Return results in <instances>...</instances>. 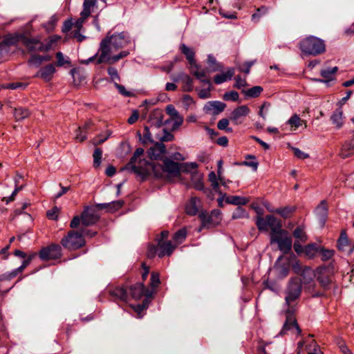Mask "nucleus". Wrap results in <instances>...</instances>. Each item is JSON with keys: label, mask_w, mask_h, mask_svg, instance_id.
<instances>
[{"label": "nucleus", "mask_w": 354, "mask_h": 354, "mask_svg": "<svg viewBox=\"0 0 354 354\" xmlns=\"http://www.w3.org/2000/svg\"><path fill=\"white\" fill-rule=\"evenodd\" d=\"M225 202L228 204L240 206L246 205L249 202V200L245 197L229 196L225 197Z\"/></svg>", "instance_id": "32"}, {"label": "nucleus", "mask_w": 354, "mask_h": 354, "mask_svg": "<svg viewBox=\"0 0 354 354\" xmlns=\"http://www.w3.org/2000/svg\"><path fill=\"white\" fill-rule=\"evenodd\" d=\"M96 4V0H84L83 3V10L80 15L89 16L91 15V9Z\"/></svg>", "instance_id": "38"}, {"label": "nucleus", "mask_w": 354, "mask_h": 354, "mask_svg": "<svg viewBox=\"0 0 354 354\" xmlns=\"http://www.w3.org/2000/svg\"><path fill=\"white\" fill-rule=\"evenodd\" d=\"M266 12H267V8L263 6L257 9V12L252 15V19L255 22L258 21L260 17L262 15L266 14Z\"/></svg>", "instance_id": "63"}, {"label": "nucleus", "mask_w": 354, "mask_h": 354, "mask_svg": "<svg viewBox=\"0 0 354 354\" xmlns=\"http://www.w3.org/2000/svg\"><path fill=\"white\" fill-rule=\"evenodd\" d=\"M60 39L61 37L56 35L49 37L46 42H44V48L46 49L45 52L50 50Z\"/></svg>", "instance_id": "42"}, {"label": "nucleus", "mask_w": 354, "mask_h": 354, "mask_svg": "<svg viewBox=\"0 0 354 354\" xmlns=\"http://www.w3.org/2000/svg\"><path fill=\"white\" fill-rule=\"evenodd\" d=\"M180 51L183 54H184L189 62V64L194 67H196L198 69V65L196 64L195 61V53L193 49L187 46L185 44H183L180 47Z\"/></svg>", "instance_id": "22"}, {"label": "nucleus", "mask_w": 354, "mask_h": 354, "mask_svg": "<svg viewBox=\"0 0 354 354\" xmlns=\"http://www.w3.org/2000/svg\"><path fill=\"white\" fill-rule=\"evenodd\" d=\"M305 342H298V354H322L319 348L313 339L304 347Z\"/></svg>", "instance_id": "16"}, {"label": "nucleus", "mask_w": 354, "mask_h": 354, "mask_svg": "<svg viewBox=\"0 0 354 354\" xmlns=\"http://www.w3.org/2000/svg\"><path fill=\"white\" fill-rule=\"evenodd\" d=\"M232 217L233 219H237L241 218H248L249 215L245 209L239 206L233 212Z\"/></svg>", "instance_id": "50"}, {"label": "nucleus", "mask_w": 354, "mask_h": 354, "mask_svg": "<svg viewBox=\"0 0 354 354\" xmlns=\"http://www.w3.org/2000/svg\"><path fill=\"white\" fill-rule=\"evenodd\" d=\"M349 245V240L345 230H342L340 233L339 238L337 241V248L339 250L344 251L346 248Z\"/></svg>", "instance_id": "35"}, {"label": "nucleus", "mask_w": 354, "mask_h": 354, "mask_svg": "<svg viewBox=\"0 0 354 354\" xmlns=\"http://www.w3.org/2000/svg\"><path fill=\"white\" fill-rule=\"evenodd\" d=\"M315 213L319 218L320 222L324 225L328 216V206L326 201H322L315 209Z\"/></svg>", "instance_id": "23"}, {"label": "nucleus", "mask_w": 354, "mask_h": 354, "mask_svg": "<svg viewBox=\"0 0 354 354\" xmlns=\"http://www.w3.org/2000/svg\"><path fill=\"white\" fill-rule=\"evenodd\" d=\"M89 126H90V122H87L85 124V125L84 126V127L82 129L79 127V132L76 134V137H75L77 140H78L80 142H83L86 138V136L85 133H84V130L88 129Z\"/></svg>", "instance_id": "58"}, {"label": "nucleus", "mask_w": 354, "mask_h": 354, "mask_svg": "<svg viewBox=\"0 0 354 354\" xmlns=\"http://www.w3.org/2000/svg\"><path fill=\"white\" fill-rule=\"evenodd\" d=\"M59 209L58 207H55L50 210L47 212V216L49 219L56 220L58 217Z\"/></svg>", "instance_id": "64"}, {"label": "nucleus", "mask_w": 354, "mask_h": 354, "mask_svg": "<svg viewBox=\"0 0 354 354\" xmlns=\"http://www.w3.org/2000/svg\"><path fill=\"white\" fill-rule=\"evenodd\" d=\"M320 245L317 243H310L306 245L304 249V253L309 258H314L319 253Z\"/></svg>", "instance_id": "30"}, {"label": "nucleus", "mask_w": 354, "mask_h": 354, "mask_svg": "<svg viewBox=\"0 0 354 354\" xmlns=\"http://www.w3.org/2000/svg\"><path fill=\"white\" fill-rule=\"evenodd\" d=\"M199 218L204 227H214L221 221V212L219 209H214L209 214L207 212H201L199 214Z\"/></svg>", "instance_id": "9"}, {"label": "nucleus", "mask_w": 354, "mask_h": 354, "mask_svg": "<svg viewBox=\"0 0 354 354\" xmlns=\"http://www.w3.org/2000/svg\"><path fill=\"white\" fill-rule=\"evenodd\" d=\"M250 112L247 105H242L236 108L231 113L230 120L235 124L242 122V118L246 117Z\"/></svg>", "instance_id": "17"}, {"label": "nucleus", "mask_w": 354, "mask_h": 354, "mask_svg": "<svg viewBox=\"0 0 354 354\" xmlns=\"http://www.w3.org/2000/svg\"><path fill=\"white\" fill-rule=\"evenodd\" d=\"M102 151L100 148H96L93 152V166L98 167L101 163Z\"/></svg>", "instance_id": "53"}, {"label": "nucleus", "mask_w": 354, "mask_h": 354, "mask_svg": "<svg viewBox=\"0 0 354 354\" xmlns=\"http://www.w3.org/2000/svg\"><path fill=\"white\" fill-rule=\"evenodd\" d=\"M302 290L301 280L297 277L292 278L286 290V304L288 306L286 310V320L280 332L281 335L292 334L300 335L301 330L299 327L296 319L293 316L295 310L294 303L299 298Z\"/></svg>", "instance_id": "2"}, {"label": "nucleus", "mask_w": 354, "mask_h": 354, "mask_svg": "<svg viewBox=\"0 0 354 354\" xmlns=\"http://www.w3.org/2000/svg\"><path fill=\"white\" fill-rule=\"evenodd\" d=\"M229 125V120L227 118H223L220 120L218 122L217 127L220 130H225L227 133L232 132V129L230 127H228Z\"/></svg>", "instance_id": "55"}, {"label": "nucleus", "mask_w": 354, "mask_h": 354, "mask_svg": "<svg viewBox=\"0 0 354 354\" xmlns=\"http://www.w3.org/2000/svg\"><path fill=\"white\" fill-rule=\"evenodd\" d=\"M17 43V34L6 37L3 41L0 42V60L5 54L9 52V48L12 45Z\"/></svg>", "instance_id": "19"}, {"label": "nucleus", "mask_w": 354, "mask_h": 354, "mask_svg": "<svg viewBox=\"0 0 354 354\" xmlns=\"http://www.w3.org/2000/svg\"><path fill=\"white\" fill-rule=\"evenodd\" d=\"M57 58L56 66L61 67L65 64L70 65L71 62L68 57L65 58L62 52H57L55 55Z\"/></svg>", "instance_id": "48"}, {"label": "nucleus", "mask_w": 354, "mask_h": 354, "mask_svg": "<svg viewBox=\"0 0 354 354\" xmlns=\"http://www.w3.org/2000/svg\"><path fill=\"white\" fill-rule=\"evenodd\" d=\"M180 79L183 82V90L185 91H191L193 88V81L192 79L186 74H182Z\"/></svg>", "instance_id": "43"}, {"label": "nucleus", "mask_w": 354, "mask_h": 354, "mask_svg": "<svg viewBox=\"0 0 354 354\" xmlns=\"http://www.w3.org/2000/svg\"><path fill=\"white\" fill-rule=\"evenodd\" d=\"M144 153V149H142V148H138L134 153H133V157L131 158V160L129 163V166L131 167V171L133 172H134L133 169V166H138V162L137 163L136 161H137V158H139L140 156H142V154Z\"/></svg>", "instance_id": "44"}, {"label": "nucleus", "mask_w": 354, "mask_h": 354, "mask_svg": "<svg viewBox=\"0 0 354 354\" xmlns=\"http://www.w3.org/2000/svg\"><path fill=\"white\" fill-rule=\"evenodd\" d=\"M292 247V240L290 235L283 239V241L278 245V248L283 254H288Z\"/></svg>", "instance_id": "29"}, {"label": "nucleus", "mask_w": 354, "mask_h": 354, "mask_svg": "<svg viewBox=\"0 0 354 354\" xmlns=\"http://www.w3.org/2000/svg\"><path fill=\"white\" fill-rule=\"evenodd\" d=\"M256 63V59L247 61L242 66H239L238 69L239 71L245 73L246 75L250 73V68Z\"/></svg>", "instance_id": "52"}, {"label": "nucleus", "mask_w": 354, "mask_h": 354, "mask_svg": "<svg viewBox=\"0 0 354 354\" xmlns=\"http://www.w3.org/2000/svg\"><path fill=\"white\" fill-rule=\"evenodd\" d=\"M225 107L226 104L222 102L209 101L205 104L203 111L205 113L216 115L223 112Z\"/></svg>", "instance_id": "15"}, {"label": "nucleus", "mask_w": 354, "mask_h": 354, "mask_svg": "<svg viewBox=\"0 0 354 354\" xmlns=\"http://www.w3.org/2000/svg\"><path fill=\"white\" fill-rule=\"evenodd\" d=\"M39 257L41 260L57 259L62 256V248L58 244H52L41 250Z\"/></svg>", "instance_id": "10"}, {"label": "nucleus", "mask_w": 354, "mask_h": 354, "mask_svg": "<svg viewBox=\"0 0 354 354\" xmlns=\"http://www.w3.org/2000/svg\"><path fill=\"white\" fill-rule=\"evenodd\" d=\"M239 95L236 91H232L229 92H226L223 95V99L226 101H233L236 102L239 100Z\"/></svg>", "instance_id": "57"}, {"label": "nucleus", "mask_w": 354, "mask_h": 354, "mask_svg": "<svg viewBox=\"0 0 354 354\" xmlns=\"http://www.w3.org/2000/svg\"><path fill=\"white\" fill-rule=\"evenodd\" d=\"M158 255L160 258L165 255L170 256L176 245H173L170 241L158 240Z\"/></svg>", "instance_id": "18"}, {"label": "nucleus", "mask_w": 354, "mask_h": 354, "mask_svg": "<svg viewBox=\"0 0 354 354\" xmlns=\"http://www.w3.org/2000/svg\"><path fill=\"white\" fill-rule=\"evenodd\" d=\"M42 59L41 55L37 54H32L29 59L28 60V64L29 65H32L37 68L39 67L42 64Z\"/></svg>", "instance_id": "49"}, {"label": "nucleus", "mask_w": 354, "mask_h": 354, "mask_svg": "<svg viewBox=\"0 0 354 354\" xmlns=\"http://www.w3.org/2000/svg\"><path fill=\"white\" fill-rule=\"evenodd\" d=\"M110 295L115 299L126 301L128 297L127 289L123 287H116L110 291Z\"/></svg>", "instance_id": "31"}, {"label": "nucleus", "mask_w": 354, "mask_h": 354, "mask_svg": "<svg viewBox=\"0 0 354 354\" xmlns=\"http://www.w3.org/2000/svg\"><path fill=\"white\" fill-rule=\"evenodd\" d=\"M192 183L194 187L197 190H203L204 189V184L203 182V175L195 171L192 173L191 178Z\"/></svg>", "instance_id": "28"}, {"label": "nucleus", "mask_w": 354, "mask_h": 354, "mask_svg": "<svg viewBox=\"0 0 354 354\" xmlns=\"http://www.w3.org/2000/svg\"><path fill=\"white\" fill-rule=\"evenodd\" d=\"M288 232L285 230L281 229L278 230L275 233L270 234V243H277L278 245L283 241V239L288 236Z\"/></svg>", "instance_id": "33"}, {"label": "nucleus", "mask_w": 354, "mask_h": 354, "mask_svg": "<svg viewBox=\"0 0 354 354\" xmlns=\"http://www.w3.org/2000/svg\"><path fill=\"white\" fill-rule=\"evenodd\" d=\"M299 48L305 55H317L326 50L324 41L315 36H309L299 43Z\"/></svg>", "instance_id": "5"}, {"label": "nucleus", "mask_w": 354, "mask_h": 354, "mask_svg": "<svg viewBox=\"0 0 354 354\" xmlns=\"http://www.w3.org/2000/svg\"><path fill=\"white\" fill-rule=\"evenodd\" d=\"M197 167L198 165L194 162L180 164L171 160H165L162 165H149L148 170L146 169L140 172L146 174L151 169L154 171L156 178H161L165 176H177L180 174V171L189 172L192 170H195Z\"/></svg>", "instance_id": "3"}, {"label": "nucleus", "mask_w": 354, "mask_h": 354, "mask_svg": "<svg viewBox=\"0 0 354 354\" xmlns=\"http://www.w3.org/2000/svg\"><path fill=\"white\" fill-rule=\"evenodd\" d=\"M14 115L17 120H22L30 115V111L26 108L18 107L15 109Z\"/></svg>", "instance_id": "39"}, {"label": "nucleus", "mask_w": 354, "mask_h": 354, "mask_svg": "<svg viewBox=\"0 0 354 354\" xmlns=\"http://www.w3.org/2000/svg\"><path fill=\"white\" fill-rule=\"evenodd\" d=\"M256 225L260 231H268L267 216L265 218L259 216L257 218Z\"/></svg>", "instance_id": "51"}, {"label": "nucleus", "mask_w": 354, "mask_h": 354, "mask_svg": "<svg viewBox=\"0 0 354 354\" xmlns=\"http://www.w3.org/2000/svg\"><path fill=\"white\" fill-rule=\"evenodd\" d=\"M147 153L151 160V162L145 160H139L138 165L133 167L134 173L140 176L142 180H144L148 176L153 175L155 176V173L151 169L146 174H142L140 171H144L146 169H148L149 165H162L165 160H170L169 158H165L166 147L162 143H156L153 147H150Z\"/></svg>", "instance_id": "4"}, {"label": "nucleus", "mask_w": 354, "mask_h": 354, "mask_svg": "<svg viewBox=\"0 0 354 354\" xmlns=\"http://www.w3.org/2000/svg\"><path fill=\"white\" fill-rule=\"evenodd\" d=\"M56 73V68L53 64H48L41 68L37 72L35 77H39L45 82H50Z\"/></svg>", "instance_id": "13"}, {"label": "nucleus", "mask_w": 354, "mask_h": 354, "mask_svg": "<svg viewBox=\"0 0 354 354\" xmlns=\"http://www.w3.org/2000/svg\"><path fill=\"white\" fill-rule=\"evenodd\" d=\"M122 201H116L108 203H100L96 205L99 209H106L108 212H113L122 207Z\"/></svg>", "instance_id": "24"}, {"label": "nucleus", "mask_w": 354, "mask_h": 354, "mask_svg": "<svg viewBox=\"0 0 354 354\" xmlns=\"http://www.w3.org/2000/svg\"><path fill=\"white\" fill-rule=\"evenodd\" d=\"M194 75L201 82L208 84L210 86V82L208 79L206 78V74L204 71H196L193 72Z\"/></svg>", "instance_id": "54"}, {"label": "nucleus", "mask_w": 354, "mask_h": 354, "mask_svg": "<svg viewBox=\"0 0 354 354\" xmlns=\"http://www.w3.org/2000/svg\"><path fill=\"white\" fill-rule=\"evenodd\" d=\"M201 207V200L199 198L194 196L192 197L189 203L186 205V213L191 216H194L198 212Z\"/></svg>", "instance_id": "21"}, {"label": "nucleus", "mask_w": 354, "mask_h": 354, "mask_svg": "<svg viewBox=\"0 0 354 354\" xmlns=\"http://www.w3.org/2000/svg\"><path fill=\"white\" fill-rule=\"evenodd\" d=\"M37 256L35 252L30 254L28 257L25 258L21 266L18 268V270H21L23 271L31 262L32 259Z\"/></svg>", "instance_id": "61"}, {"label": "nucleus", "mask_w": 354, "mask_h": 354, "mask_svg": "<svg viewBox=\"0 0 354 354\" xmlns=\"http://www.w3.org/2000/svg\"><path fill=\"white\" fill-rule=\"evenodd\" d=\"M131 43L128 32H121L113 35L108 34L100 43V63L113 64L129 54L128 50H122L115 54L119 49L124 48Z\"/></svg>", "instance_id": "1"}, {"label": "nucleus", "mask_w": 354, "mask_h": 354, "mask_svg": "<svg viewBox=\"0 0 354 354\" xmlns=\"http://www.w3.org/2000/svg\"><path fill=\"white\" fill-rule=\"evenodd\" d=\"M22 271L21 270H18V268L13 270L12 271L10 272H7L2 276L0 277V281L3 279L10 280L13 278H15L19 273L21 272Z\"/></svg>", "instance_id": "59"}, {"label": "nucleus", "mask_w": 354, "mask_h": 354, "mask_svg": "<svg viewBox=\"0 0 354 354\" xmlns=\"http://www.w3.org/2000/svg\"><path fill=\"white\" fill-rule=\"evenodd\" d=\"M267 224L268 230H270V234H274L278 230H281V224L274 216L272 215H267Z\"/></svg>", "instance_id": "25"}, {"label": "nucleus", "mask_w": 354, "mask_h": 354, "mask_svg": "<svg viewBox=\"0 0 354 354\" xmlns=\"http://www.w3.org/2000/svg\"><path fill=\"white\" fill-rule=\"evenodd\" d=\"M17 43L21 42L27 49L29 53H44V42L40 37H31L26 33L17 34Z\"/></svg>", "instance_id": "6"}, {"label": "nucleus", "mask_w": 354, "mask_h": 354, "mask_svg": "<svg viewBox=\"0 0 354 354\" xmlns=\"http://www.w3.org/2000/svg\"><path fill=\"white\" fill-rule=\"evenodd\" d=\"M293 268L295 272L297 274H299L302 277V280L304 283L313 281V278L315 277L316 272H315L310 267H301L299 264L296 263Z\"/></svg>", "instance_id": "14"}, {"label": "nucleus", "mask_w": 354, "mask_h": 354, "mask_svg": "<svg viewBox=\"0 0 354 354\" xmlns=\"http://www.w3.org/2000/svg\"><path fill=\"white\" fill-rule=\"evenodd\" d=\"M334 273V268L332 265L321 266L316 270L317 279L320 285L325 289L329 288L332 282V277Z\"/></svg>", "instance_id": "8"}, {"label": "nucleus", "mask_w": 354, "mask_h": 354, "mask_svg": "<svg viewBox=\"0 0 354 354\" xmlns=\"http://www.w3.org/2000/svg\"><path fill=\"white\" fill-rule=\"evenodd\" d=\"M337 66L333 68H327L321 71V75L327 80H331L333 75L337 71Z\"/></svg>", "instance_id": "45"}, {"label": "nucleus", "mask_w": 354, "mask_h": 354, "mask_svg": "<svg viewBox=\"0 0 354 354\" xmlns=\"http://www.w3.org/2000/svg\"><path fill=\"white\" fill-rule=\"evenodd\" d=\"M304 122H305L302 120L297 114H294L292 116H291L287 122L288 124H290L292 127H295V129L301 127Z\"/></svg>", "instance_id": "47"}, {"label": "nucleus", "mask_w": 354, "mask_h": 354, "mask_svg": "<svg viewBox=\"0 0 354 354\" xmlns=\"http://www.w3.org/2000/svg\"><path fill=\"white\" fill-rule=\"evenodd\" d=\"M330 119L333 122V124H335L337 129L341 128L344 124L343 111L342 109H337L333 113Z\"/></svg>", "instance_id": "27"}, {"label": "nucleus", "mask_w": 354, "mask_h": 354, "mask_svg": "<svg viewBox=\"0 0 354 354\" xmlns=\"http://www.w3.org/2000/svg\"><path fill=\"white\" fill-rule=\"evenodd\" d=\"M294 210L295 207H285L283 208H278L274 210L270 209V212L279 214L284 218H288L290 216L291 213L294 212Z\"/></svg>", "instance_id": "41"}, {"label": "nucleus", "mask_w": 354, "mask_h": 354, "mask_svg": "<svg viewBox=\"0 0 354 354\" xmlns=\"http://www.w3.org/2000/svg\"><path fill=\"white\" fill-rule=\"evenodd\" d=\"M163 111L161 109H154L149 115L151 127H160L163 124Z\"/></svg>", "instance_id": "20"}, {"label": "nucleus", "mask_w": 354, "mask_h": 354, "mask_svg": "<svg viewBox=\"0 0 354 354\" xmlns=\"http://www.w3.org/2000/svg\"><path fill=\"white\" fill-rule=\"evenodd\" d=\"M82 225L89 226L95 224L99 219L96 210L93 207H86L81 214Z\"/></svg>", "instance_id": "11"}, {"label": "nucleus", "mask_w": 354, "mask_h": 354, "mask_svg": "<svg viewBox=\"0 0 354 354\" xmlns=\"http://www.w3.org/2000/svg\"><path fill=\"white\" fill-rule=\"evenodd\" d=\"M207 62L212 70L214 71H218L221 68L220 64L217 63L215 57L211 55H208Z\"/></svg>", "instance_id": "56"}, {"label": "nucleus", "mask_w": 354, "mask_h": 354, "mask_svg": "<svg viewBox=\"0 0 354 354\" xmlns=\"http://www.w3.org/2000/svg\"><path fill=\"white\" fill-rule=\"evenodd\" d=\"M293 236L295 238V241H299L301 243H305L308 240V236L304 230V227L299 226L293 231Z\"/></svg>", "instance_id": "36"}, {"label": "nucleus", "mask_w": 354, "mask_h": 354, "mask_svg": "<svg viewBox=\"0 0 354 354\" xmlns=\"http://www.w3.org/2000/svg\"><path fill=\"white\" fill-rule=\"evenodd\" d=\"M62 246L66 249L75 250L85 245L82 234L77 231H70L61 241Z\"/></svg>", "instance_id": "7"}, {"label": "nucleus", "mask_w": 354, "mask_h": 354, "mask_svg": "<svg viewBox=\"0 0 354 354\" xmlns=\"http://www.w3.org/2000/svg\"><path fill=\"white\" fill-rule=\"evenodd\" d=\"M234 74V68H230L226 73L218 74L214 76V81L216 84H222L227 80H230Z\"/></svg>", "instance_id": "26"}, {"label": "nucleus", "mask_w": 354, "mask_h": 354, "mask_svg": "<svg viewBox=\"0 0 354 354\" xmlns=\"http://www.w3.org/2000/svg\"><path fill=\"white\" fill-rule=\"evenodd\" d=\"M22 178V176H19L18 175L15 179V189L14 191L12 192V194L10 196L6 198V197H4L3 198V201L6 202V204H8L9 202L10 201H12L15 200V196L17 194V193L22 189L23 188V186L22 185H19L18 183H19V180L20 179Z\"/></svg>", "instance_id": "34"}, {"label": "nucleus", "mask_w": 354, "mask_h": 354, "mask_svg": "<svg viewBox=\"0 0 354 354\" xmlns=\"http://www.w3.org/2000/svg\"><path fill=\"white\" fill-rule=\"evenodd\" d=\"M187 237V231L185 229L178 230L173 236V240L175 241L176 246L182 243Z\"/></svg>", "instance_id": "40"}, {"label": "nucleus", "mask_w": 354, "mask_h": 354, "mask_svg": "<svg viewBox=\"0 0 354 354\" xmlns=\"http://www.w3.org/2000/svg\"><path fill=\"white\" fill-rule=\"evenodd\" d=\"M107 73L112 81H120V78L118 70L112 66L109 67L107 68Z\"/></svg>", "instance_id": "60"}, {"label": "nucleus", "mask_w": 354, "mask_h": 354, "mask_svg": "<svg viewBox=\"0 0 354 354\" xmlns=\"http://www.w3.org/2000/svg\"><path fill=\"white\" fill-rule=\"evenodd\" d=\"M319 253L321 254L322 260L323 261H326L330 259L333 257L335 251L333 250H328L320 247Z\"/></svg>", "instance_id": "46"}, {"label": "nucleus", "mask_w": 354, "mask_h": 354, "mask_svg": "<svg viewBox=\"0 0 354 354\" xmlns=\"http://www.w3.org/2000/svg\"><path fill=\"white\" fill-rule=\"evenodd\" d=\"M263 91V88L260 86H255L248 90H243L242 93L248 97H257Z\"/></svg>", "instance_id": "37"}, {"label": "nucleus", "mask_w": 354, "mask_h": 354, "mask_svg": "<svg viewBox=\"0 0 354 354\" xmlns=\"http://www.w3.org/2000/svg\"><path fill=\"white\" fill-rule=\"evenodd\" d=\"M266 12H267V8L263 6L257 9V12L252 15V19L255 22L258 21L260 17L262 15L266 14Z\"/></svg>", "instance_id": "62"}, {"label": "nucleus", "mask_w": 354, "mask_h": 354, "mask_svg": "<svg viewBox=\"0 0 354 354\" xmlns=\"http://www.w3.org/2000/svg\"><path fill=\"white\" fill-rule=\"evenodd\" d=\"M129 290L131 297L135 299H140L142 296L150 297L153 294V291L151 290L145 288L141 283H137L131 286Z\"/></svg>", "instance_id": "12"}]
</instances>
